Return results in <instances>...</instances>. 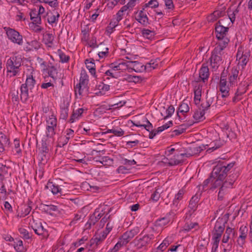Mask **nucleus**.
<instances>
[{
  "label": "nucleus",
  "mask_w": 252,
  "mask_h": 252,
  "mask_svg": "<svg viewBox=\"0 0 252 252\" xmlns=\"http://www.w3.org/2000/svg\"><path fill=\"white\" fill-rule=\"evenodd\" d=\"M177 146L168 147L165 151V158L163 162L169 166L177 165L182 163L187 157V154L183 152L182 148Z\"/></svg>",
  "instance_id": "nucleus-2"
},
{
  "label": "nucleus",
  "mask_w": 252,
  "mask_h": 252,
  "mask_svg": "<svg viewBox=\"0 0 252 252\" xmlns=\"http://www.w3.org/2000/svg\"><path fill=\"white\" fill-rule=\"evenodd\" d=\"M60 17L59 13L56 10L54 9L52 11H50L47 14V21L49 24L53 26L54 24L57 25L59 21V18Z\"/></svg>",
  "instance_id": "nucleus-21"
},
{
  "label": "nucleus",
  "mask_w": 252,
  "mask_h": 252,
  "mask_svg": "<svg viewBox=\"0 0 252 252\" xmlns=\"http://www.w3.org/2000/svg\"><path fill=\"white\" fill-rule=\"evenodd\" d=\"M225 178H220V177H213V175H211L210 180H211V189H215L219 188L221 186L223 185Z\"/></svg>",
  "instance_id": "nucleus-24"
},
{
  "label": "nucleus",
  "mask_w": 252,
  "mask_h": 252,
  "mask_svg": "<svg viewBox=\"0 0 252 252\" xmlns=\"http://www.w3.org/2000/svg\"><path fill=\"white\" fill-rule=\"evenodd\" d=\"M170 243L171 241L168 238H165L158 247V250L160 251V252H162L166 249Z\"/></svg>",
  "instance_id": "nucleus-47"
},
{
  "label": "nucleus",
  "mask_w": 252,
  "mask_h": 252,
  "mask_svg": "<svg viewBox=\"0 0 252 252\" xmlns=\"http://www.w3.org/2000/svg\"><path fill=\"white\" fill-rule=\"evenodd\" d=\"M176 214L173 212L170 211L164 217L158 219L156 221V225L163 227L172 221Z\"/></svg>",
  "instance_id": "nucleus-17"
},
{
  "label": "nucleus",
  "mask_w": 252,
  "mask_h": 252,
  "mask_svg": "<svg viewBox=\"0 0 252 252\" xmlns=\"http://www.w3.org/2000/svg\"><path fill=\"white\" fill-rule=\"evenodd\" d=\"M4 29L8 39L12 42L19 45H22L23 44V36L18 32L10 28L5 27Z\"/></svg>",
  "instance_id": "nucleus-10"
},
{
  "label": "nucleus",
  "mask_w": 252,
  "mask_h": 252,
  "mask_svg": "<svg viewBox=\"0 0 252 252\" xmlns=\"http://www.w3.org/2000/svg\"><path fill=\"white\" fill-rule=\"evenodd\" d=\"M46 188L49 189L54 195L61 194L62 189L56 183L49 181L46 186Z\"/></svg>",
  "instance_id": "nucleus-23"
},
{
  "label": "nucleus",
  "mask_w": 252,
  "mask_h": 252,
  "mask_svg": "<svg viewBox=\"0 0 252 252\" xmlns=\"http://www.w3.org/2000/svg\"><path fill=\"white\" fill-rule=\"evenodd\" d=\"M22 59L20 56L14 55L8 58L5 63L6 74L9 77L19 76L22 70Z\"/></svg>",
  "instance_id": "nucleus-3"
},
{
  "label": "nucleus",
  "mask_w": 252,
  "mask_h": 252,
  "mask_svg": "<svg viewBox=\"0 0 252 252\" xmlns=\"http://www.w3.org/2000/svg\"><path fill=\"white\" fill-rule=\"evenodd\" d=\"M31 207L27 205H24L21 208V210L17 215V216L20 218H24L29 214L31 211Z\"/></svg>",
  "instance_id": "nucleus-37"
},
{
  "label": "nucleus",
  "mask_w": 252,
  "mask_h": 252,
  "mask_svg": "<svg viewBox=\"0 0 252 252\" xmlns=\"http://www.w3.org/2000/svg\"><path fill=\"white\" fill-rule=\"evenodd\" d=\"M59 67L57 65H54L52 63L48 64L47 68L44 72H46L48 75L46 77H48L49 78L53 80V81H56V80L60 78L61 74L59 72Z\"/></svg>",
  "instance_id": "nucleus-14"
},
{
  "label": "nucleus",
  "mask_w": 252,
  "mask_h": 252,
  "mask_svg": "<svg viewBox=\"0 0 252 252\" xmlns=\"http://www.w3.org/2000/svg\"><path fill=\"white\" fill-rule=\"evenodd\" d=\"M224 226L223 224L220 223L219 222H217L214 227L213 232L217 234H219L222 235V234L224 231Z\"/></svg>",
  "instance_id": "nucleus-46"
},
{
  "label": "nucleus",
  "mask_w": 252,
  "mask_h": 252,
  "mask_svg": "<svg viewBox=\"0 0 252 252\" xmlns=\"http://www.w3.org/2000/svg\"><path fill=\"white\" fill-rule=\"evenodd\" d=\"M202 84L198 81L194 84V101L196 105L198 104L201 100L202 94Z\"/></svg>",
  "instance_id": "nucleus-20"
},
{
  "label": "nucleus",
  "mask_w": 252,
  "mask_h": 252,
  "mask_svg": "<svg viewBox=\"0 0 252 252\" xmlns=\"http://www.w3.org/2000/svg\"><path fill=\"white\" fill-rule=\"evenodd\" d=\"M139 231V228L135 227L130 230L125 232L121 238L127 244Z\"/></svg>",
  "instance_id": "nucleus-19"
},
{
  "label": "nucleus",
  "mask_w": 252,
  "mask_h": 252,
  "mask_svg": "<svg viewBox=\"0 0 252 252\" xmlns=\"http://www.w3.org/2000/svg\"><path fill=\"white\" fill-rule=\"evenodd\" d=\"M86 67L89 70V72L92 75H94L95 73V64L92 61H89V60H86L85 62Z\"/></svg>",
  "instance_id": "nucleus-44"
},
{
  "label": "nucleus",
  "mask_w": 252,
  "mask_h": 252,
  "mask_svg": "<svg viewBox=\"0 0 252 252\" xmlns=\"http://www.w3.org/2000/svg\"><path fill=\"white\" fill-rule=\"evenodd\" d=\"M36 61L37 63L39 64L42 71L44 72L47 68V66H48L46 63L42 58L39 57L37 58Z\"/></svg>",
  "instance_id": "nucleus-53"
},
{
  "label": "nucleus",
  "mask_w": 252,
  "mask_h": 252,
  "mask_svg": "<svg viewBox=\"0 0 252 252\" xmlns=\"http://www.w3.org/2000/svg\"><path fill=\"white\" fill-rule=\"evenodd\" d=\"M154 238V237L153 234H146L142 236L141 234L139 236L135 238L132 243L138 249H141L150 244L151 240H153Z\"/></svg>",
  "instance_id": "nucleus-11"
},
{
  "label": "nucleus",
  "mask_w": 252,
  "mask_h": 252,
  "mask_svg": "<svg viewBox=\"0 0 252 252\" xmlns=\"http://www.w3.org/2000/svg\"><path fill=\"white\" fill-rule=\"evenodd\" d=\"M113 134L117 137H121L124 135L125 131L119 126H113Z\"/></svg>",
  "instance_id": "nucleus-50"
},
{
  "label": "nucleus",
  "mask_w": 252,
  "mask_h": 252,
  "mask_svg": "<svg viewBox=\"0 0 252 252\" xmlns=\"http://www.w3.org/2000/svg\"><path fill=\"white\" fill-rule=\"evenodd\" d=\"M126 244L120 238V241H119L116 245L114 246L113 248L116 252H118L119 250L121 249L122 247L126 245Z\"/></svg>",
  "instance_id": "nucleus-61"
},
{
  "label": "nucleus",
  "mask_w": 252,
  "mask_h": 252,
  "mask_svg": "<svg viewBox=\"0 0 252 252\" xmlns=\"http://www.w3.org/2000/svg\"><path fill=\"white\" fill-rule=\"evenodd\" d=\"M141 33L144 37L148 39L153 38L155 35L154 31L146 29H143L141 31Z\"/></svg>",
  "instance_id": "nucleus-42"
},
{
  "label": "nucleus",
  "mask_w": 252,
  "mask_h": 252,
  "mask_svg": "<svg viewBox=\"0 0 252 252\" xmlns=\"http://www.w3.org/2000/svg\"><path fill=\"white\" fill-rule=\"evenodd\" d=\"M8 167L0 163V184L4 179L5 176L8 174Z\"/></svg>",
  "instance_id": "nucleus-41"
},
{
  "label": "nucleus",
  "mask_w": 252,
  "mask_h": 252,
  "mask_svg": "<svg viewBox=\"0 0 252 252\" xmlns=\"http://www.w3.org/2000/svg\"><path fill=\"white\" fill-rule=\"evenodd\" d=\"M30 225L34 232L38 235L43 234L46 231V229L43 227L41 222L39 220H35L33 219L32 220L30 221Z\"/></svg>",
  "instance_id": "nucleus-18"
},
{
  "label": "nucleus",
  "mask_w": 252,
  "mask_h": 252,
  "mask_svg": "<svg viewBox=\"0 0 252 252\" xmlns=\"http://www.w3.org/2000/svg\"><path fill=\"white\" fill-rule=\"evenodd\" d=\"M36 84V81L33 76V73L27 76L25 83L20 87V98L23 102L27 101L31 96L33 95V92Z\"/></svg>",
  "instance_id": "nucleus-4"
},
{
  "label": "nucleus",
  "mask_w": 252,
  "mask_h": 252,
  "mask_svg": "<svg viewBox=\"0 0 252 252\" xmlns=\"http://www.w3.org/2000/svg\"><path fill=\"white\" fill-rule=\"evenodd\" d=\"M55 81H53L52 79H49L48 77H44V81L41 85V88L44 89H47L50 87H53Z\"/></svg>",
  "instance_id": "nucleus-39"
},
{
  "label": "nucleus",
  "mask_w": 252,
  "mask_h": 252,
  "mask_svg": "<svg viewBox=\"0 0 252 252\" xmlns=\"http://www.w3.org/2000/svg\"><path fill=\"white\" fill-rule=\"evenodd\" d=\"M125 79L129 82H137L139 81V78L137 76L131 75H126Z\"/></svg>",
  "instance_id": "nucleus-60"
},
{
  "label": "nucleus",
  "mask_w": 252,
  "mask_h": 252,
  "mask_svg": "<svg viewBox=\"0 0 252 252\" xmlns=\"http://www.w3.org/2000/svg\"><path fill=\"white\" fill-rule=\"evenodd\" d=\"M19 232L21 235L25 239H29L31 238L30 234L28 231L24 228H20L19 229Z\"/></svg>",
  "instance_id": "nucleus-56"
},
{
  "label": "nucleus",
  "mask_w": 252,
  "mask_h": 252,
  "mask_svg": "<svg viewBox=\"0 0 252 252\" xmlns=\"http://www.w3.org/2000/svg\"><path fill=\"white\" fill-rule=\"evenodd\" d=\"M74 89L76 94H78L79 95H82L84 93L87 92L88 86L78 84L75 87Z\"/></svg>",
  "instance_id": "nucleus-36"
},
{
  "label": "nucleus",
  "mask_w": 252,
  "mask_h": 252,
  "mask_svg": "<svg viewBox=\"0 0 252 252\" xmlns=\"http://www.w3.org/2000/svg\"><path fill=\"white\" fill-rule=\"evenodd\" d=\"M209 76V71L208 66L203 64L199 70V80H202L203 82L208 80Z\"/></svg>",
  "instance_id": "nucleus-29"
},
{
  "label": "nucleus",
  "mask_w": 252,
  "mask_h": 252,
  "mask_svg": "<svg viewBox=\"0 0 252 252\" xmlns=\"http://www.w3.org/2000/svg\"><path fill=\"white\" fill-rule=\"evenodd\" d=\"M113 227V222L109 221L106 225L105 230L106 232H104V234L102 235V240L106 238L107 235L111 231Z\"/></svg>",
  "instance_id": "nucleus-58"
},
{
  "label": "nucleus",
  "mask_w": 252,
  "mask_h": 252,
  "mask_svg": "<svg viewBox=\"0 0 252 252\" xmlns=\"http://www.w3.org/2000/svg\"><path fill=\"white\" fill-rule=\"evenodd\" d=\"M29 27L31 30L35 32H40L43 30V28L40 26V25L30 23Z\"/></svg>",
  "instance_id": "nucleus-57"
},
{
  "label": "nucleus",
  "mask_w": 252,
  "mask_h": 252,
  "mask_svg": "<svg viewBox=\"0 0 252 252\" xmlns=\"http://www.w3.org/2000/svg\"><path fill=\"white\" fill-rule=\"evenodd\" d=\"M234 181V179L230 180L229 181V179L227 178V180L224 181L223 185L219 188V191L218 192L219 199H222L224 196L228 193L229 189L233 188V185Z\"/></svg>",
  "instance_id": "nucleus-15"
},
{
  "label": "nucleus",
  "mask_w": 252,
  "mask_h": 252,
  "mask_svg": "<svg viewBox=\"0 0 252 252\" xmlns=\"http://www.w3.org/2000/svg\"><path fill=\"white\" fill-rule=\"evenodd\" d=\"M234 163L230 162H220L216 165L212 172L211 175L213 177L225 178L227 172L233 167Z\"/></svg>",
  "instance_id": "nucleus-7"
},
{
  "label": "nucleus",
  "mask_w": 252,
  "mask_h": 252,
  "mask_svg": "<svg viewBox=\"0 0 252 252\" xmlns=\"http://www.w3.org/2000/svg\"><path fill=\"white\" fill-rule=\"evenodd\" d=\"M205 111L202 109L201 107H198L195 111L193 115V118L194 120L195 121V122H199L200 121H202L205 119Z\"/></svg>",
  "instance_id": "nucleus-31"
},
{
  "label": "nucleus",
  "mask_w": 252,
  "mask_h": 252,
  "mask_svg": "<svg viewBox=\"0 0 252 252\" xmlns=\"http://www.w3.org/2000/svg\"><path fill=\"white\" fill-rule=\"evenodd\" d=\"M135 19L142 25H146L148 23V19L146 12L143 10L137 11L135 13Z\"/></svg>",
  "instance_id": "nucleus-30"
},
{
  "label": "nucleus",
  "mask_w": 252,
  "mask_h": 252,
  "mask_svg": "<svg viewBox=\"0 0 252 252\" xmlns=\"http://www.w3.org/2000/svg\"><path fill=\"white\" fill-rule=\"evenodd\" d=\"M57 120L54 114L49 115L46 120L45 134L47 137L52 138L56 134Z\"/></svg>",
  "instance_id": "nucleus-8"
},
{
  "label": "nucleus",
  "mask_w": 252,
  "mask_h": 252,
  "mask_svg": "<svg viewBox=\"0 0 252 252\" xmlns=\"http://www.w3.org/2000/svg\"><path fill=\"white\" fill-rule=\"evenodd\" d=\"M222 51H217L216 47L215 48L214 52L210 58V64L213 68L216 69L220 65L221 59V52Z\"/></svg>",
  "instance_id": "nucleus-16"
},
{
  "label": "nucleus",
  "mask_w": 252,
  "mask_h": 252,
  "mask_svg": "<svg viewBox=\"0 0 252 252\" xmlns=\"http://www.w3.org/2000/svg\"><path fill=\"white\" fill-rule=\"evenodd\" d=\"M238 10L237 8L231 9L228 11V16L229 19L232 23H233L235 20L236 15L238 13Z\"/></svg>",
  "instance_id": "nucleus-45"
},
{
  "label": "nucleus",
  "mask_w": 252,
  "mask_h": 252,
  "mask_svg": "<svg viewBox=\"0 0 252 252\" xmlns=\"http://www.w3.org/2000/svg\"><path fill=\"white\" fill-rule=\"evenodd\" d=\"M88 76L85 70H82L80 74V81L79 84L88 86L89 79Z\"/></svg>",
  "instance_id": "nucleus-43"
},
{
  "label": "nucleus",
  "mask_w": 252,
  "mask_h": 252,
  "mask_svg": "<svg viewBox=\"0 0 252 252\" xmlns=\"http://www.w3.org/2000/svg\"><path fill=\"white\" fill-rule=\"evenodd\" d=\"M250 52L247 50H244L242 47H239L236 55V61L238 62V66L242 69L246 65L249 60Z\"/></svg>",
  "instance_id": "nucleus-9"
},
{
  "label": "nucleus",
  "mask_w": 252,
  "mask_h": 252,
  "mask_svg": "<svg viewBox=\"0 0 252 252\" xmlns=\"http://www.w3.org/2000/svg\"><path fill=\"white\" fill-rule=\"evenodd\" d=\"M126 70L128 72L133 70L136 72H141L145 70L146 66H144L142 63L137 62L125 61Z\"/></svg>",
  "instance_id": "nucleus-12"
},
{
  "label": "nucleus",
  "mask_w": 252,
  "mask_h": 252,
  "mask_svg": "<svg viewBox=\"0 0 252 252\" xmlns=\"http://www.w3.org/2000/svg\"><path fill=\"white\" fill-rule=\"evenodd\" d=\"M247 84L246 83H240L236 89L235 93V96L233 98L234 102L238 101L240 99L239 96L244 94L247 90Z\"/></svg>",
  "instance_id": "nucleus-25"
},
{
  "label": "nucleus",
  "mask_w": 252,
  "mask_h": 252,
  "mask_svg": "<svg viewBox=\"0 0 252 252\" xmlns=\"http://www.w3.org/2000/svg\"><path fill=\"white\" fill-rule=\"evenodd\" d=\"M184 194V191L183 189H180L178 192L175 194L174 198L171 204V212H173L175 214L180 208L181 204L183 203V198Z\"/></svg>",
  "instance_id": "nucleus-13"
},
{
  "label": "nucleus",
  "mask_w": 252,
  "mask_h": 252,
  "mask_svg": "<svg viewBox=\"0 0 252 252\" xmlns=\"http://www.w3.org/2000/svg\"><path fill=\"white\" fill-rule=\"evenodd\" d=\"M69 111V104H62L61 105L60 116L61 119L66 120L68 118Z\"/></svg>",
  "instance_id": "nucleus-33"
},
{
  "label": "nucleus",
  "mask_w": 252,
  "mask_h": 252,
  "mask_svg": "<svg viewBox=\"0 0 252 252\" xmlns=\"http://www.w3.org/2000/svg\"><path fill=\"white\" fill-rule=\"evenodd\" d=\"M199 200V195L197 194L194 195L191 198L189 203V207L193 211H194L196 209Z\"/></svg>",
  "instance_id": "nucleus-35"
},
{
  "label": "nucleus",
  "mask_w": 252,
  "mask_h": 252,
  "mask_svg": "<svg viewBox=\"0 0 252 252\" xmlns=\"http://www.w3.org/2000/svg\"><path fill=\"white\" fill-rule=\"evenodd\" d=\"M14 151L17 155H20L21 153V150L20 148V142L18 140H15L14 141Z\"/></svg>",
  "instance_id": "nucleus-63"
},
{
  "label": "nucleus",
  "mask_w": 252,
  "mask_h": 252,
  "mask_svg": "<svg viewBox=\"0 0 252 252\" xmlns=\"http://www.w3.org/2000/svg\"><path fill=\"white\" fill-rule=\"evenodd\" d=\"M125 61L120 60L117 62L112 63L110 65V68L105 72V77L106 79L110 77L118 78L123 75V72L126 71Z\"/></svg>",
  "instance_id": "nucleus-6"
},
{
  "label": "nucleus",
  "mask_w": 252,
  "mask_h": 252,
  "mask_svg": "<svg viewBox=\"0 0 252 252\" xmlns=\"http://www.w3.org/2000/svg\"><path fill=\"white\" fill-rule=\"evenodd\" d=\"M173 125V123L172 121H168L163 125H162L161 126H159L157 130H158V132L159 133L161 132L163 130L168 128L170 127L172 125Z\"/></svg>",
  "instance_id": "nucleus-59"
},
{
  "label": "nucleus",
  "mask_w": 252,
  "mask_h": 252,
  "mask_svg": "<svg viewBox=\"0 0 252 252\" xmlns=\"http://www.w3.org/2000/svg\"><path fill=\"white\" fill-rule=\"evenodd\" d=\"M41 44L36 39H33L31 41H27L24 46V50L30 51L34 50H38L40 48Z\"/></svg>",
  "instance_id": "nucleus-26"
},
{
  "label": "nucleus",
  "mask_w": 252,
  "mask_h": 252,
  "mask_svg": "<svg viewBox=\"0 0 252 252\" xmlns=\"http://www.w3.org/2000/svg\"><path fill=\"white\" fill-rule=\"evenodd\" d=\"M239 70L237 68H233L229 74V81H227L224 76L220 77L219 90L220 94L219 95L222 97H226L229 96L230 92L235 90L240 80L238 77Z\"/></svg>",
  "instance_id": "nucleus-1"
},
{
  "label": "nucleus",
  "mask_w": 252,
  "mask_h": 252,
  "mask_svg": "<svg viewBox=\"0 0 252 252\" xmlns=\"http://www.w3.org/2000/svg\"><path fill=\"white\" fill-rule=\"evenodd\" d=\"M110 90V86L100 82L96 86L95 94L97 95H103L106 92Z\"/></svg>",
  "instance_id": "nucleus-28"
},
{
  "label": "nucleus",
  "mask_w": 252,
  "mask_h": 252,
  "mask_svg": "<svg viewBox=\"0 0 252 252\" xmlns=\"http://www.w3.org/2000/svg\"><path fill=\"white\" fill-rule=\"evenodd\" d=\"M220 144L218 141L213 142L210 144V147L207 149L208 153H211L220 147Z\"/></svg>",
  "instance_id": "nucleus-54"
},
{
  "label": "nucleus",
  "mask_w": 252,
  "mask_h": 252,
  "mask_svg": "<svg viewBox=\"0 0 252 252\" xmlns=\"http://www.w3.org/2000/svg\"><path fill=\"white\" fill-rule=\"evenodd\" d=\"M40 2L48 4L51 7L56 8L58 6L59 2L57 0H36Z\"/></svg>",
  "instance_id": "nucleus-48"
},
{
  "label": "nucleus",
  "mask_w": 252,
  "mask_h": 252,
  "mask_svg": "<svg viewBox=\"0 0 252 252\" xmlns=\"http://www.w3.org/2000/svg\"><path fill=\"white\" fill-rule=\"evenodd\" d=\"M14 247L15 250L18 252H23L25 250L22 240H17L15 242Z\"/></svg>",
  "instance_id": "nucleus-49"
},
{
  "label": "nucleus",
  "mask_w": 252,
  "mask_h": 252,
  "mask_svg": "<svg viewBox=\"0 0 252 252\" xmlns=\"http://www.w3.org/2000/svg\"><path fill=\"white\" fill-rule=\"evenodd\" d=\"M248 230V228L246 226H241L240 227V235L238 240L239 245H243L244 244L245 240L247 236Z\"/></svg>",
  "instance_id": "nucleus-32"
},
{
  "label": "nucleus",
  "mask_w": 252,
  "mask_h": 252,
  "mask_svg": "<svg viewBox=\"0 0 252 252\" xmlns=\"http://www.w3.org/2000/svg\"><path fill=\"white\" fill-rule=\"evenodd\" d=\"M189 107L188 104L186 102H183L180 105L178 110L177 111V115L180 118V113H182L183 115H184L185 113L189 112Z\"/></svg>",
  "instance_id": "nucleus-38"
},
{
  "label": "nucleus",
  "mask_w": 252,
  "mask_h": 252,
  "mask_svg": "<svg viewBox=\"0 0 252 252\" xmlns=\"http://www.w3.org/2000/svg\"><path fill=\"white\" fill-rule=\"evenodd\" d=\"M12 101L14 102H17L19 101V93L18 90H12L10 93Z\"/></svg>",
  "instance_id": "nucleus-52"
},
{
  "label": "nucleus",
  "mask_w": 252,
  "mask_h": 252,
  "mask_svg": "<svg viewBox=\"0 0 252 252\" xmlns=\"http://www.w3.org/2000/svg\"><path fill=\"white\" fill-rule=\"evenodd\" d=\"M175 111V108L172 105H170L165 111L166 116L165 118L170 117Z\"/></svg>",
  "instance_id": "nucleus-62"
},
{
  "label": "nucleus",
  "mask_w": 252,
  "mask_h": 252,
  "mask_svg": "<svg viewBox=\"0 0 252 252\" xmlns=\"http://www.w3.org/2000/svg\"><path fill=\"white\" fill-rule=\"evenodd\" d=\"M0 143L6 147L9 144V141L6 135L1 132H0Z\"/></svg>",
  "instance_id": "nucleus-51"
},
{
  "label": "nucleus",
  "mask_w": 252,
  "mask_h": 252,
  "mask_svg": "<svg viewBox=\"0 0 252 252\" xmlns=\"http://www.w3.org/2000/svg\"><path fill=\"white\" fill-rule=\"evenodd\" d=\"M6 193V189L4 185L1 183V185L0 188V199H5Z\"/></svg>",
  "instance_id": "nucleus-64"
},
{
  "label": "nucleus",
  "mask_w": 252,
  "mask_h": 252,
  "mask_svg": "<svg viewBox=\"0 0 252 252\" xmlns=\"http://www.w3.org/2000/svg\"><path fill=\"white\" fill-rule=\"evenodd\" d=\"M84 111V109L82 108L74 110L68 122L70 123H74L78 121L81 118Z\"/></svg>",
  "instance_id": "nucleus-27"
},
{
  "label": "nucleus",
  "mask_w": 252,
  "mask_h": 252,
  "mask_svg": "<svg viewBox=\"0 0 252 252\" xmlns=\"http://www.w3.org/2000/svg\"><path fill=\"white\" fill-rule=\"evenodd\" d=\"M227 27L223 26L221 22L219 21V23L216 26V37L219 40L216 46L217 51H222L227 45L229 42V39L227 36L228 34Z\"/></svg>",
  "instance_id": "nucleus-5"
},
{
  "label": "nucleus",
  "mask_w": 252,
  "mask_h": 252,
  "mask_svg": "<svg viewBox=\"0 0 252 252\" xmlns=\"http://www.w3.org/2000/svg\"><path fill=\"white\" fill-rule=\"evenodd\" d=\"M232 234H234V230L233 229L227 227L226 229L225 233L223 235L222 242L223 243H226L228 242L229 238H230V235Z\"/></svg>",
  "instance_id": "nucleus-40"
},
{
  "label": "nucleus",
  "mask_w": 252,
  "mask_h": 252,
  "mask_svg": "<svg viewBox=\"0 0 252 252\" xmlns=\"http://www.w3.org/2000/svg\"><path fill=\"white\" fill-rule=\"evenodd\" d=\"M133 125L138 127H143L147 131H150L153 128L152 124L146 117H143L142 120L137 121L133 123Z\"/></svg>",
  "instance_id": "nucleus-22"
},
{
  "label": "nucleus",
  "mask_w": 252,
  "mask_h": 252,
  "mask_svg": "<svg viewBox=\"0 0 252 252\" xmlns=\"http://www.w3.org/2000/svg\"><path fill=\"white\" fill-rule=\"evenodd\" d=\"M69 140L64 136L60 137L58 140V146L59 147H63L67 144Z\"/></svg>",
  "instance_id": "nucleus-55"
},
{
  "label": "nucleus",
  "mask_w": 252,
  "mask_h": 252,
  "mask_svg": "<svg viewBox=\"0 0 252 252\" xmlns=\"http://www.w3.org/2000/svg\"><path fill=\"white\" fill-rule=\"evenodd\" d=\"M54 40V36L52 33H46L43 35L44 43L48 47H51Z\"/></svg>",
  "instance_id": "nucleus-34"
}]
</instances>
